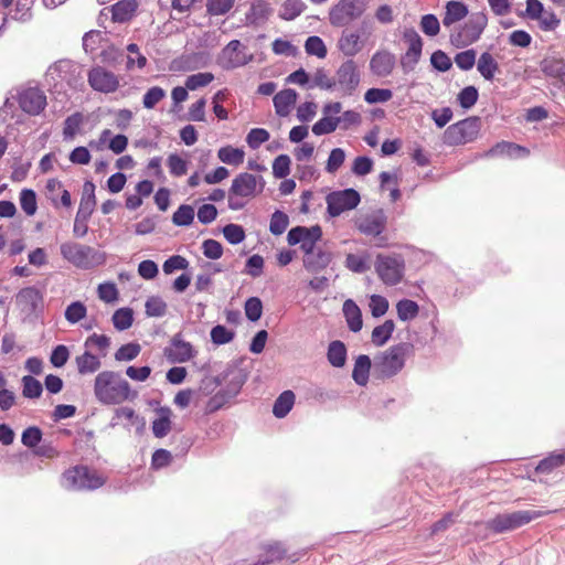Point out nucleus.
Instances as JSON below:
<instances>
[{"label":"nucleus","instance_id":"1","mask_svg":"<svg viewBox=\"0 0 565 565\" xmlns=\"http://www.w3.org/2000/svg\"><path fill=\"white\" fill-rule=\"evenodd\" d=\"M94 394L104 405H118L136 398L137 393L130 387L128 381L114 371H103L97 374L94 382Z\"/></svg>","mask_w":565,"mask_h":565},{"label":"nucleus","instance_id":"18","mask_svg":"<svg viewBox=\"0 0 565 565\" xmlns=\"http://www.w3.org/2000/svg\"><path fill=\"white\" fill-rule=\"evenodd\" d=\"M19 105L29 115L40 114L46 106V96L39 88L30 87L19 94Z\"/></svg>","mask_w":565,"mask_h":565},{"label":"nucleus","instance_id":"55","mask_svg":"<svg viewBox=\"0 0 565 565\" xmlns=\"http://www.w3.org/2000/svg\"><path fill=\"white\" fill-rule=\"evenodd\" d=\"M214 81V75L212 73H198L188 76L185 81V87L190 90H195L200 87L207 86L210 83Z\"/></svg>","mask_w":565,"mask_h":565},{"label":"nucleus","instance_id":"47","mask_svg":"<svg viewBox=\"0 0 565 565\" xmlns=\"http://www.w3.org/2000/svg\"><path fill=\"white\" fill-rule=\"evenodd\" d=\"M194 220V209L191 205L182 204L172 215V222L177 226H189Z\"/></svg>","mask_w":565,"mask_h":565},{"label":"nucleus","instance_id":"8","mask_svg":"<svg viewBox=\"0 0 565 565\" xmlns=\"http://www.w3.org/2000/svg\"><path fill=\"white\" fill-rule=\"evenodd\" d=\"M479 129V118L469 117L454 125H450L444 132V142L448 146H457L470 142L477 138Z\"/></svg>","mask_w":565,"mask_h":565},{"label":"nucleus","instance_id":"32","mask_svg":"<svg viewBox=\"0 0 565 565\" xmlns=\"http://www.w3.org/2000/svg\"><path fill=\"white\" fill-rule=\"evenodd\" d=\"M371 366L372 362L367 355L361 354L356 358L352 371V379L358 385L365 386L367 384Z\"/></svg>","mask_w":565,"mask_h":565},{"label":"nucleus","instance_id":"45","mask_svg":"<svg viewBox=\"0 0 565 565\" xmlns=\"http://www.w3.org/2000/svg\"><path fill=\"white\" fill-rule=\"evenodd\" d=\"M134 321V312L130 308H120L116 310L113 315V323L114 327L124 331L131 327Z\"/></svg>","mask_w":565,"mask_h":565},{"label":"nucleus","instance_id":"62","mask_svg":"<svg viewBox=\"0 0 565 565\" xmlns=\"http://www.w3.org/2000/svg\"><path fill=\"white\" fill-rule=\"evenodd\" d=\"M82 124V115L76 113L68 116L64 121L63 136L65 140H72L77 134Z\"/></svg>","mask_w":565,"mask_h":565},{"label":"nucleus","instance_id":"40","mask_svg":"<svg viewBox=\"0 0 565 565\" xmlns=\"http://www.w3.org/2000/svg\"><path fill=\"white\" fill-rule=\"evenodd\" d=\"M565 465V450L562 452H552L548 457L541 460L536 467V471L541 473H548L555 468Z\"/></svg>","mask_w":565,"mask_h":565},{"label":"nucleus","instance_id":"29","mask_svg":"<svg viewBox=\"0 0 565 565\" xmlns=\"http://www.w3.org/2000/svg\"><path fill=\"white\" fill-rule=\"evenodd\" d=\"M529 154V150L513 142L501 141L489 149L487 157L507 156L509 158H521Z\"/></svg>","mask_w":565,"mask_h":565},{"label":"nucleus","instance_id":"49","mask_svg":"<svg viewBox=\"0 0 565 565\" xmlns=\"http://www.w3.org/2000/svg\"><path fill=\"white\" fill-rule=\"evenodd\" d=\"M289 225V217L282 211H275L270 217L269 231L271 234L281 235Z\"/></svg>","mask_w":565,"mask_h":565},{"label":"nucleus","instance_id":"43","mask_svg":"<svg viewBox=\"0 0 565 565\" xmlns=\"http://www.w3.org/2000/svg\"><path fill=\"white\" fill-rule=\"evenodd\" d=\"M341 122L340 117L323 116L312 126V132L316 136H322L333 132L339 124Z\"/></svg>","mask_w":565,"mask_h":565},{"label":"nucleus","instance_id":"13","mask_svg":"<svg viewBox=\"0 0 565 565\" xmlns=\"http://www.w3.org/2000/svg\"><path fill=\"white\" fill-rule=\"evenodd\" d=\"M252 55L238 40L231 41L218 56V64L225 70H232L247 64Z\"/></svg>","mask_w":565,"mask_h":565},{"label":"nucleus","instance_id":"54","mask_svg":"<svg viewBox=\"0 0 565 565\" xmlns=\"http://www.w3.org/2000/svg\"><path fill=\"white\" fill-rule=\"evenodd\" d=\"M170 409H162V415L153 420L152 431L158 438H162L168 435L171 429V422L169 418Z\"/></svg>","mask_w":565,"mask_h":565},{"label":"nucleus","instance_id":"24","mask_svg":"<svg viewBox=\"0 0 565 565\" xmlns=\"http://www.w3.org/2000/svg\"><path fill=\"white\" fill-rule=\"evenodd\" d=\"M332 260V254L324 249H316L311 254L303 255V267L317 274L329 266Z\"/></svg>","mask_w":565,"mask_h":565},{"label":"nucleus","instance_id":"15","mask_svg":"<svg viewBox=\"0 0 565 565\" xmlns=\"http://www.w3.org/2000/svg\"><path fill=\"white\" fill-rule=\"evenodd\" d=\"M335 89L342 95H351L360 83V74L353 61L344 62L337 71Z\"/></svg>","mask_w":565,"mask_h":565},{"label":"nucleus","instance_id":"59","mask_svg":"<svg viewBox=\"0 0 565 565\" xmlns=\"http://www.w3.org/2000/svg\"><path fill=\"white\" fill-rule=\"evenodd\" d=\"M269 132L264 128H253L246 136V142L252 149H258L269 139Z\"/></svg>","mask_w":565,"mask_h":565},{"label":"nucleus","instance_id":"2","mask_svg":"<svg viewBox=\"0 0 565 565\" xmlns=\"http://www.w3.org/2000/svg\"><path fill=\"white\" fill-rule=\"evenodd\" d=\"M265 188V180L260 175L248 172L238 173L232 181L228 190L227 203L233 211L242 210L247 202L260 194Z\"/></svg>","mask_w":565,"mask_h":565},{"label":"nucleus","instance_id":"44","mask_svg":"<svg viewBox=\"0 0 565 565\" xmlns=\"http://www.w3.org/2000/svg\"><path fill=\"white\" fill-rule=\"evenodd\" d=\"M397 316L402 321H408L417 317L418 305L409 299L399 300L396 305Z\"/></svg>","mask_w":565,"mask_h":565},{"label":"nucleus","instance_id":"64","mask_svg":"<svg viewBox=\"0 0 565 565\" xmlns=\"http://www.w3.org/2000/svg\"><path fill=\"white\" fill-rule=\"evenodd\" d=\"M223 235L226 241L233 245L239 244L245 239V232L241 225L227 224L223 227Z\"/></svg>","mask_w":565,"mask_h":565},{"label":"nucleus","instance_id":"30","mask_svg":"<svg viewBox=\"0 0 565 565\" xmlns=\"http://www.w3.org/2000/svg\"><path fill=\"white\" fill-rule=\"evenodd\" d=\"M423 50L420 38H411L406 53L401 58L402 67L405 72L413 71L418 63Z\"/></svg>","mask_w":565,"mask_h":565},{"label":"nucleus","instance_id":"23","mask_svg":"<svg viewBox=\"0 0 565 565\" xmlns=\"http://www.w3.org/2000/svg\"><path fill=\"white\" fill-rule=\"evenodd\" d=\"M49 71L51 74L54 72L57 73L58 78L66 82L68 85H75L81 73V67L70 60H61L51 66Z\"/></svg>","mask_w":565,"mask_h":565},{"label":"nucleus","instance_id":"16","mask_svg":"<svg viewBox=\"0 0 565 565\" xmlns=\"http://www.w3.org/2000/svg\"><path fill=\"white\" fill-rule=\"evenodd\" d=\"M196 353L193 345L184 341L180 333L173 335L170 345L164 349V355L171 363H185L192 360Z\"/></svg>","mask_w":565,"mask_h":565},{"label":"nucleus","instance_id":"57","mask_svg":"<svg viewBox=\"0 0 565 565\" xmlns=\"http://www.w3.org/2000/svg\"><path fill=\"white\" fill-rule=\"evenodd\" d=\"M110 344V340L107 335H104V334H92L89 335L84 345L86 349H97L100 351L102 353V356H106L107 354V349Z\"/></svg>","mask_w":565,"mask_h":565},{"label":"nucleus","instance_id":"50","mask_svg":"<svg viewBox=\"0 0 565 565\" xmlns=\"http://www.w3.org/2000/svg\"><path fill=\"white\" fill-rule=\"evenodd\" d=\"M210 335L214 344L223 345L230 343L234 339L235 332L222 324H217L212 328Z\"/></svg>","mask_w":565,"mask_h":565},{"label":"nucleus","instance_id":"17","mask_svg":"<svg viewBox=\"0 0 565 565\" xmlns=\"http://www.w3.org/2000/svg\"><path fill=\"white\" fill-rule=\"evenodd\" d=\"M211 62V55L206 51L185 52L180 57L174 58L171 68L178 72H189L205 67Z\"/></svg>","mask_w":565,"mask_h":565},{"label":"nucleus","instance_id":"37","mask_svg":"<svg viewBox=\"0 0 565 565\" xmlns=\"http://www.w3.org/2000/svg\"><path fill=\"white\" fill-rule=\"evenodd\" d=\"M295 404V394L291 391L282 392L275 401L273 413L277 418H284Z\"/></svg>","mask_w":565,"mask_h":565},{"label":"nucleus","instance_id":"21","mask_svg":"<svg viewBox=\"0 0 565 565\" xmlns=\"http://www.w3.org/2000/svg\"><path fill=\"white\" fill-rule=\"evenodd\" d=\"M42 300V294L35 287L22 288L15 296L17 306L26 313L34 312Z\"/></svg>","mask_w":565,"mask_h":565},{"label":"nucleus","instance_id":"7","mask_svg":"<svg viewBox=\"0 0 565 565\" xmlns=\"http://www.w3.org/2000/svg\"><path fill=\"white\" fill-rule=\"evenodd\" d=\"M370 0H339L330 8L329 21L334 26H347L360 19L369 7Z\"/></svg>","mask_w":565,"mask_h":565},{"label":"nucleus","instance_id":"5","mask_svg":"<svg viewBox=\"0 0 565 565\" xmlns=\"http://www.w3.org/2000/svg\"><path fill=\"white\" fill-rule=\"evenodd\" d=\"M545 514H547V511L543 510H522L511 513H501L489 520L486 526L494 533L510 532Z\"/></svg>","mask_w":565,"mask_h":565},{"label":"nucleus","instance_id":"48","mask_svg":"<svg viewBox=\"0 0 565 565\" xmlns=\"http://www.w3.org/2000/svg\"><path fill=\"white\" fill-rule=\"evenodd\" d=\"M23 390L22 394L26 398H38L43 392V386L40 381L31 375L22 377Z\"/></svg>","mask_w":565,"mask_h":565},{"label":"nucleus","instance_id":"26","mask_svg":"<svg viewBox=\"0 0 565 565\" xmlns=\"http://www.w3.org/2000/svg\"><path fill=\"white\" fill-rule=\"evenodd\" d=\"M468 13V7L463 2L456 0L448 1L445 6L443 24L444 26L449 28L463 20Z\"/></svg>","mask_w":565,"mask_h":565},{"label":"nucleus","instance_id":"11","mask_svg":"<svg viewBox=\"0 0 565 565\" xmlns=\"http://www.w3.org/2000/svg\"><path fill=\"white\" fill-rule=\"evenodd\" d=\"M321 237L322 230L319 225H313L310 227L296 226L288 232L287 241L289 245L300 244L301 250L305 255H307L316 250V245L321 239Z\"/></svg>","mask_w":565,"mask_h":565},{"label":"nucleus","instance_id":"27","mask_svg":"<svg viewBox=\"0 0 565 565\" xmlns=\"http://www.w3.org/2000/svg\"><path fill=\"white\" fill-rule=\"evenodd\" d=\"M96 206L95 185L90 181H86L83 185V193L79 207L76 214L83 218H89Z\"/></svg>","mask_w":565,"mask_h":565},{"label":"nucleus","instance_id":"42","mask_svg":"<svg viewBox=\"0 0 565 565\" xmlns=\"http://www.w3.org/2000/svg\"><path fill=\"white\" fill-rule=\"evenodd\" d=\"M487 22L488 19L483 12L471 13L466 23L467 35H480L483 32Z\"/></svg>","mask_w":565,"mask_h":565},{"label":"nucleus","instance_id":"36","mask_svg":"<svg viewBox=\"0 0 565 565\" xmlns=\"http://www.w3.org/2000/svg\"><path fill=\"white\" fill-rule=\"evenodd\" d=\"M217 158L223 163L237 167L244 162L245 151L241 148L225 146L218 149Z\"/></svg>","mask_w":565,"mask_h":565},{"label":"nucleus","instance_id":"12","mask_svg":"<svg viewBox=\"0 0 565 565\" xmlns=\"http://www.w3.org/2000/svg\"><path fill=\"white\" fill-rule=\"evenodd\" d=\"M525 14L529 19L537 21L544 32H552L559 24V19L555 13L546 10L539 0H526Z\"/></svg>","mask_w":565,"mask_h":565},{"label":"nucleus","instance_id":"63","mask_svg":"<svg viewBox=\"0 0 565 565\" xmlns=\"http://www.w3.org/2000/svg\"><path fill=\"white\" fill-rule=\"evenodd\" d=\"M170 173L174 177H182L188 171V162L177 153H171L167 160Z\"/></svg>","mask_w":565,"mask_h":565},{"label":"nucleus","instance_id":"31","mask_svg":"<svg viewBox=\"0 0 565 565\" xmlns=\"http://www.w3.org/2000/svg\"><path fill=\"white\" fill-rule=\"evenodd\" d=\"M75 363L78 373L82 375L95 373L102 366L100 358L94 355L89 349H87L83 354L76 356Z\"/></svg>","mask_w":565,"mask_h":565},{"label":"nucleus","instance_id":"52","mask_svg":"<svg viewBox=\"0 0 565 565\" xmlns=\"http://www.w3.org/2000/svg\"><path fill=\"white\" fill-rule=\"evenodd\" d=\"M235 4V0H206V12L210 15H224Z\"/></svg>","mask_w":565,"mask_h":565},{"label":"nucleus","instance_id":"46","mask_svg":"<svg viewBox=\"0 0 565 565\" xmlns=\"http://www.w3.org/2000/svg\"><path fill=\"white\" fill-rule=\"evenodd\" d=\"M19 200H20L21 209L28 216H32L35 214V212L38 210V203H36V194L33 190L23 189L20 192Z\"/></svg>","mask_w":565,"mask_h":565},{"label":"nucleus","instance_id":"33","mask_svg":"<svg viewBox=\"0 0 565 565\" xmlns=\"http://www.w3.org/2000/svg\"><path fill=\"white\" fill-rule=\"evenodd\" d=\"M542 72L557 78L565 86V62L559 58L546 57L541 62Z\"/></svg>","mask_w":565,"mask_h":565},{"label":"nucleus","instance_id":"58","mask_svg":"<svg viewBox=\"0 0 565 565\" xmlns=\"http://www.w3.org/2000/svg\"><path fill=\"white\" fill-rule=\"evenodd\" d=\"M290 158L287 154H279L273 162V174L277 179H284L290 173Z\"/></svg>","mask_w":565,"mask_h":565},{"label":"nucleus","instance_id":"9","mask_svg":"<svg viewBox=\"0 0 565 565\" xmlns=\"http://www.w3.org/2000/svg\"><path fill=\"white\" fill-rule=\"evenodd\" d=\"M404 269V259L398 255L379 254L376 257L375 271L385 285H397L403 279Z\"/></svg>","mask_w":565,"mask_h":565},{"label":"nucleus","instance_id":"14","mask_svg":"<svg viewBox=\"0 0 565 565\" xmlns=\"http://www.w3.org/2000/svg\"><path fill=\"white\" fill-rule=\"evenodd\" d=\"M88 83L94 90L105 94L114 93L119 87L118 76L102 66L93 67L88 72Z\"/></svg>","mask_w":565,"mask_h":565},{"label":"nucleus","instance_id":"41","mask_svg":"<svg viewBox=\"0 0 565 565\" xmlns=\"http://www.w3.org/2000/svg\"><path fill=\"white\" fill-rule=\"evenodd\" d=\"M306 4L302 0H286L280 10L279 17L284 20H294L305 10Z\"/></svg>","mask_w":565,"mask_h":565},{"label":"nucleus","instance_id":"3","mask_svg":"<svg viewBox=\"0 0 565 565\" xmlns=\"http://www.w3.org/2000/svg\"><path fill=\"white\" fill-rule=\"evenodd\" d=\"M411 350L412 344L402 342L377 354L374 358V373L381 379L393 377L405 366L406 356Z\"/></svg>","mask_w":565,"mask_h":565},{"label":"nucleus","instance_id":"19","mask_svg":"<svg viewBox=\"0 0 565 565\" xmlns=\"http://www.w3.org/2000/svg\"><path fill=\"white\" fill-rule=\"evenodd\" d=\"M387 217L383 210H376L358 220V230L367 236H379L386 227Z\"/></svg>","mask_w":565,"mask_h":565},{"label":"nucleus","instance_id":"53","mask_svg":"<svg viewBox=\"0 0 565 565\" xmlns=\"http://www.w3.org/2000/svg\"><path fill=\"white\" fill-rule=\"evenodd\" d=\"M369 256H360L355 254H348L345 258V266L353 273L362 274L370 269Z\"/></svg>","mask_w":565,"mask_h":565},{"label":"nucleus","instance_id":"60","mask_svg":"<svg viewBox=\"0 0 565 565\" xmlns=\"http://www.w3.org/2000/svg\"><path fill=\"white\" fill-rule=\"evenodd\" d=\"M393 97V93L386 88H370L364 95V100L369 104L386 103Z\"/></svg>","mask_w":565,"mask_h":565},{"label":"nucleus","instance_id":"35","mask_svg":"<svg viewBox=\"0 0 565 565\" xmlns=\"http://www.w3.org/2000/svg\"><path fill=\"white\" fill-rule=\"evenodd\" d=\"M327 358L329 363L334 367H342L347 362V347L340 340L329 343Z\"/></svg>","mask_w":565,"mask_h":565},{"label":"nucleus","instance_id":"56","mask_svg":"<svg viewBox=\"0 0 565 565\" xmlns=\"http://www.w3.org/2000/svg\"><path fill=\"white\" fill-rule=\"evenodd\" d=\"M246 318L253 322L258 321L263 315V303L257 297H250L246 300L245 306Z\"/></svg>","mask_w":565,"mask_h":565},{"label":"nucleus","instance_id":"28","mask_svg":"<svg viewBox=\"0 0 565 565\" xmlns=\"http://www.w3.org/2000/svg\"><path fill=\"white\" fill-rule=\"evenodd\" d=\"M298 94L296 90L288 88L277 93L274 96V106L276 114L286 117L290 114L291 107L297 102Z\"/></svg>","mask_w":565,"mask_h":565},{"label":"nucleus","instance_id":"4","mask_svg":"<svg viewBox=\"0 0 565 565\" xmlns=\"http://www.w3.org/2000/svg\"><path fill=\"white\" fill-rule=\"evenodd\" d=\"M60 252L66 262L81 269H90L103 265L106 260L104 253L89 245L76 242H65L61 244Z\"/></svg>","mask_w":565,"mask_h":565},{"label":"nucleus","instance_id":"38","mask_svg":"<svg viewBox=\"0 0 565 565\" xmlns=\"http://www.w3.org/2000/svg\"><path fill=\"white\" fill-rule=\"evenodd\" d=\"M477 68L483 78L491 81L499 66L489 52H483L478 60Z\"/></svg>","mask_w":565,"mask_h":565},{"label":"nucleus","instance_id":"20","mask_svg":"<svg viewBox=\"0 0 565 565\" xmlns=\"http://www.w3.org/2000/svg\"><path fill=\"white\" fill-rule=\"evenodd\" d=\"M119 425L124 426L127 430L135 427L137 431H142L146 422L132 408L122 406L115 409L114 416L110 420L111 427Z\"/></svg>","mask_w":565,"mask_h":565},{"label":"nucleus","instance_id":"39","mask_svg":"<svg viewBox=\"0 0 565 565\" xmlns=\"http://www.w3.org/2000/svg\"><path fill=\"white\" fill-rule=\"evenodd\" d=\"M394 329L395 323L393 320H386L384 323L375 327L371 335L373 344L376 347L384 345L392 337Z\"/></svg>","mask_w":565,"mask_h":565},{"label":"nucleus","instance_id":"6","mask_svg":"<svg viewBox=\"0 0 565 565\" xmlns=\"http://www.w3.org/2000/svg\"><path fill=\"white\" fill-rule=\"evenodd\" d=\"M105 483V478L86 466H76L63 473L62 484L68 490H95Z\"/></svg>","mask_w":565,"mask_h":565},{"label":"nucleus","instance_id":"22","mask_svg":"<svg viewBox=\"0 0 565 565\" xmlns=\"http://www.w3.org/2000/svg\"><path fill=\"white\" fill-rule=\"evenodd\" d=\"M138 9L137 0H120L109 8L114 23H127L136 14Z\"/></svg>","mask_w":565,"mask_h":565},{"label":"nucleus","instance_id":"10","mask_svg":"<svg viewBox=\"0 0 565 565\" xmlns=\"http://www.w3.org/2000/svg\"><path fill=\"white\" fill-rule=\"evenodd\" d=\"M360 200V194L354 189L333 191L326 198L328 213L332 217L339 216L343 212L356 207Z\"/></svg>","mask_w":565,"mask_h":565},{"label":"nucleus","instance_id":"61","mask_svg":"<svg viewBox=\"0 0 565 565\" xmlns=\"http://www.w3.org/2000/svg\"><path fill=\"white\" fill-rule=\"evenodd\" d=\"M345 160V152L341 148H334L331 150L326 164V171L328 173H335Z\"/></svg>","mask_w":565,"mask_h":565},{"label":"nucleus","instance_id":"25","mask_svg":"<svg viewBox=\"0 0 565 565\" xmlns=\"http://www.w3.org/2000/svg\"><path fill=\"white\" fill-rule=\"evenodd\" d=\"M395 66V56L388 52H377L370 62L371 71L380 77L388 76Z\"/></svg>","mask_w":565,"mask_h":565},{"label":"nucleus","instance_id":"34","mask_svg":"<svg viewBox=\"0 0 565 565\" xmlns=\"http://www.w3.org/2000/svg\"><path fill=\"white\" fill-rule=\"evenodd\" d=\"M343 313L348 322V327L351 331L358 332L362 329V313L358 305L348 299L343 303Z\"/></svg>","mask_w":565,"mask_h":565},{"label":"nucleus","instance_id":"51","mask_svg":"<svg viewBox=\"0 0 565 565\" xmlns=\"http://www.w3.org/2000/svg\"><path fill=\"white\" fill-rule=\"evenodd\" d=\"M86 306L81 301H74L68 305L65 309V319L71 323L75 324L86 317Z\"/></svg>","mask_w":565,"mask_h":565}]
</instances>
